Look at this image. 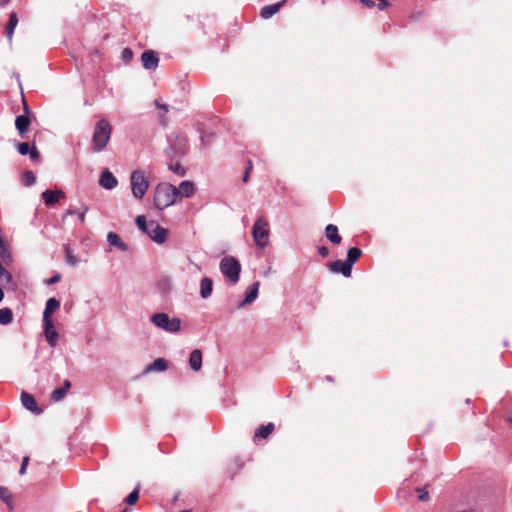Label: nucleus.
<instances>
[{
    "label": "nucleus",
    "mask_w": 512,
    "mask_h": 512,
    "mask_svg": "<svg viewBox=\"0 0 512 512\" xmlns=\"http://www.w3.org/2000/svg\"><path fill=\"white\" fill-rule=\"evenodd\" d=\"M122 57L125 61H130L133 57V53H132L131 49L125 48L122 52Z\"/></svg>",
    "instance_id": "obj_42"
},
{
    "label": "nucleus",
    "mask_w": 512,
    "mask_h": 512,
    "mask_svg": "<svg viewBox=\"0 0 512 512\" xmlns=\"http://www.w3.org/2000/svg\"><path fill=\"white\" fill-rule=\"evenodd\" d=\"M60 307V302L56 298H49L46 301L45 309L43 312V322L53 320L52 314Z\"/></svg>",
    "instance_id": "obj_16"
},
{
    "label": "nucleus",
    "mask_w": 512,
    "mask_h": 512,
    "mask_svg": "<svg viewBox=\"0 0 512 512\" xmlns=\"http://www.w3.org/2000/svg\"><path fill=\"white\" fill-rule=\"evenodd\" d=\"M64 252L66 256V262L70 266H76L78 264V259L76 256H74L73 252L68 246H64Z\"/></svg>",
    "instance_id": "obj_31"
},
{
    "label": "nucleus",
    "mask_w": 512,
    "mask_h": 512,
    "mask_svg": "<svg viewBox=\"0 0 512 512\" xmlns=\"http://www.w3.org/2000/svg\"><path fill=\"white\" fill-rule=\"evenodd\" d=\"M168 368V362L164 358H158L145 368V372H163Z\"/></svg>",
    "instance_id": "obj_24"
},
{
    "label": "nucleus",
    "mask_w": 512,
    "mask_h": 512,
    "mask_svg": "<svg viewBox=\"0 0 512 512\" xmlns=\"http://www.w3.org/2000/svg\"><path fill=\"white\" fill-rule=\"evenodd\" d=\"M195 187L191 181H182L177 188V198L185 197L189 198L194 194Z\"/></svg>",
    "instance_id": "obj_20"
},
{
    "label": "nucleus",
    "mask_w": 512,
    "mask_h": 512,
    "mask_svg": "<svg viewBox=\"0 0 512 512\" xmlns=\"http://www.w3.org/2000/svg\"><path fill=\"white\" fill-rule=\"evenodd\" d=\"M259 285V282H255L246 290L244 300L238 305L239 308H242L245 305L251 304L255 301L258 296Z\"/></svg>",
    "instance_id": "obj_14"
},
{
    "label": "nucleus",
    "mask_w": 512,
    "mask_h": 512,
    "mask_svg": "<svg viewBox=\"0 0 512 512\" xmlns=\"http://www.w3.org/2000/svg\"><path fill=\"white\" fill-rule=\"evenodd\" d=\"M21 402L27 410L34 414L38 415L42 412L41 408L38 407L35 398L29 393L23 392L21 394Z\"/></svg>",
    "instance_id": "obj_13"
},
{
    "label": "nucleus",
    "mask_w": 512,
    "mask_h": 512,
    "mask_svg": "<svg viewBox=\"0 0 512 512\" xmlns=\"http://www.w3.org/2000/svg\"><path fill=\"white\" fill-rule=\"evenodd\" d=\"M136 224H137L139 230H141L145 234L147 233V231L150 227V222H147L145 216H143V215L137 216Z\"/></svg>",
    "instance_id": "obj_32"
},
{
    "label": "nucleus",
    "mask_w": 512,
    "mask_h": 512,
    "mask_svg": "<svg viewBox=\"0 0 512 512\" xmlns=\"http://www.w3.org/2000/svg\"><path fill=\"white\" fill-rule=\"evenodd\" d=\"M168 141L169 147L166 148L165 153L170 159L169 169L178 176H184L186 173L185 168L178 161L174 162V160L184 155L187 143L186 138L178 134H171Z\"/></svg>",
    "instance_id": "obj_1"
},
{
    "label": "nucleus",
    "mask_w": 512,
    "mask_h": 512,
    "mask_svg": "<svg viewBox=\"0 0 512 512\" xmlns=\"http://www.w3.org/2000/svg\"><path fill=\"white\" fill-rule=\"evenodd\" d=\"M364 5H366L367 7H373L374 6V2L371 1V0H360Z\"/></svg>",
    "instance_id": "obj_48"
},
{
    "label": "nucleus",
    "mask_w": 512,
    "mask_h": 512,
    "mask_svg": "<svg viewBox=\"0 0 512 512\" xmlns=\"http://www.w3.org/2000/svg\"><path fill=\"white\" fill-rule=\"evenodd\" d=\"M13 283L12 275L5 269L0 268V285L6 286L11 285Z\"/></svg>",
    "instance_id": "obj_30"
},
{
    "label": "nucleus",
    "mask_w": 512,
    "mask_h": 512,
    "mask_svg": "<svg viewBox=\"0 0 512 512\" xmlns=\"http://www.w3.org/2000/svg\"><path fill=\"white\" fill-rule=\"evenodd\" d=\"M29 457L28 456H25L23 459H22V464H21V467L19 469V474L20 475H24L26 473V469H27V466L29 464Z\"/></svg>",
    "instance_id": "obj_40"
},
{
    "label": "nucleus",
    "mask_w": 512,
    "mask_h": 512,
    "mask_svg": "<svg viewBox=\"0 0 512 512\" xmlns=\"http://www.w3.org/2000/svg\"><path fill=\"white\" fill-rule=\"evenodd\" d=\"M346 265V260H336L329 264V269L334 273H341L345 277H350L352 273V268H348Z\"/></svg>",
    "instance_id": "obj_15"
},
{
    "label": "nucleus",
    "mask_w": 512,
    "mask_h": 512,
    "mask_svg": "<svg viewBox=\"0 0 512 512\" xmlns=\"http://www.w3.org/2000/svg\"><path fill=\"white\" fill-rule=\"evenodd\" d=\"M177 200V188L170 183H159L154 192V205L162 210L173 205Z\"/></svg>",
    "instance_id": "obj_2"
},
{
    "label": "nucleus",
    "mask_w": 512,
    "mask_h": 512,
    "mask_svg": "<svg viewBox=\"0 0 512 512\" xmlns=\"http://www.w3.org/2000/svg\"><path fill=\"white\" fill-rule=\"evenodd\" d=\"M112 133V127L110 123L105 120H99L94 128V133L92 137V148L95 152H101L105 149L108 142L110 141Z\"/></svg>",
    "instance_id": "obj_3"
},
{
    "label": "nucleus",
    "mask_w": 512,
    "mask_h": 512,
    "mask_svg": "<svg viewBox=\"0 0 512 512\" xmlns=\"http://www.w3.org/2000/svg\"><path fill=\"white\" fill-rule=\"evenodd\" d=\"M24 182L27 186H31L36 182V176L32 171L25 172Z\"/></svg>",
    "instance_id": "obj_37"
},
{
    "label": "nucleus",
    "mask_w": 512,
    "mask_h": 512,
    "mask_svg": "<svg viewBox=\"0 0 512 512\" xmlns=\"http://www.w3.org/2000/svg\"><path fill=\"white\" fill-rule=\"evenodd\" d=\"M139 498V487L135 488L125 499L128 505H134Z\"/></svg>",
    "instance_id": "obj_35"
},
{
    "label": "nucleus",
    "mask_w": 512,
    "mask_h": 512,
    "mask_svg": "<svg viewBox=\"0 0 512 512\" xmlns=\"http://www.w3.org/2000/svg\"><path fill=\"white\" fill-rule=\"evenodd\" d=\"M161 122L165 124L164 117L162 116Z\"/></svg>",
    "instance_id": "obj_53"
},
{
    "label": "nucleus",
    "mask_w": 512,
    "mask_h": 512,
    "mask_svg": "<svg viewBox=\"0 0 512 512\" xmlns=\"http://www.w3.org/2000/svg\"><path fill=\"white\" fill-rule=\"evenodd\" d=\"M17 150L21 155H27L30 152V146L28 143L22 142L17 145Z\"/></svg>",
    "instance_id": "obj_38"
},
{
    "label": "nucleus",
    "mask_w": 512,
    "mask_h": 512,
    "mask_svg": "<svg viewBox=\"0 0 512 512\" xmlns=\"http://www.w3.org/2000/svg\"><path fill=\"white\" fill-rule=\"evenodd\" d=\"M28 154L30 155V158H31L32 160H36V159H38V157H39V153H38V151H37L35 148H33L32 150H30V152H29Z\"/></svg>",
    "instance_id": "obj_47"
},
{
    "label": "nucleus",
    "mask_w": 512,
    "mask_h": 512,
    "mask_svg": "<svg viewBox=\"0 0 512 512\" xmlns=\"http://www.w3.org/2000/svg\"><path fill=\"white\" fill-rule=\"evenodd\" d=\"M30 125V119L26 115H19L16 117L15 126L19 132V135L23 138Z\"/></svg>",
    "instance_id": "obj_23"
},
{
    "label": "nucleus",
    "mask_w": 512,
    "mask_h": 512,
    "mask_svg": "<svg viewBox=\"0 0 512 512\" xmlns=\"http://www.w3.org/2000/svg\"><path fill=\"white\" fill-rule=\"evenodd\" d=\"M4 293L3 290L0 288V302L3 300Z\"/></svg>",
    "instance_id": "obj_51"
},
{
    "label": "nucleus",
    "mask_w": 512,
    "mask_h": 512,
    "mask_svg": "<svg viewBox=\"0 0 512 512\" xmlns=\"http://www.w3.org/2000/svg\"><path fill=\"white\" fill-rule=\"evenodd\" d=\"M107 242L110 246H114L120 251L128 252L129 246L121 240V238L118 236V234L114 232H109L107 234Z\"/></svg>",
    "instance_id": "obj_19"
},
{
    "label": "nucleus",
    "mask_w": 512,
    "mask_h": 512,
    "mask_svg": "<svg viewBox=\"0 0 512 512\" xmlns=\"http://www.w3.org/2000/svg\"><path fill=\"white\" fill-rule=\"evenodd\" d=\"M189 366L193 371H199L202 367V352L199 349H194L190 353Z\"/></svg>",
    "instance_id": "obj_22"
},
{
    "label": "nucleus",
    "mask_w": 512,
    "mask_h": 512,
    "mask_svg": "<svg viewBox=\"0 0 512 512\" xmlns=\"http://www.w3.org/2000/svg\"><path fill=\"white\" fill-rule=\"evenodd\" d=\"M18 24V17L15 12H11L9 15V20L6 26V35L9 41L12 40L14 30Z\"/></svg>",
    "instance_id": "obj_26"
},
{
    "label": "nucleus",
    "mask_w": 512,
    "mask_h": 512,
    "mask_svg": "<svg viewBox=\"0 0 512 512\" xmlns=\"http://www.w3.org/2000/svg\"><path fill=\"white\" fill-rule=\"evenodd\" d=\"M275 426L273 423L259 426L255 431V437L266 439L274 430Z\"/></svg>",
    "instance_id": "obj_27"
},
{
    "label": "nucleus",
    "mask_w": 512,
    "mask_h": 512,
    "mask_svg": "<svg viewBox=\"0 0 512 512\" xmlns=\"http://www.w3.org/2000/svg\"><path fill=\"white\" fill-rule=\"evenodd\" d=\"M0 258L8 263L11 261V253L5 244L4 238H0Z\"/></svg>",
    "instance_id": "obj_29"
},
{
    "label": "nucleus",
    "mask_w": 512,
    "mask_h": 512,
    "mask_svg": "<svg viewBox=\"0 0 512 512\" xmlns=\"http://www.w3.org/2000/svg\"><path fill=\"white\" fill-rule=\"evenodd\" d=\"M219 269L222 275L227 278L231 284H236L240 278L241 265L233 256H225L221 259Z\"/></svg>",
    "instance_id": "obj_5"
},
{
    "label": "nucleus",
    "mask_w": 512,
    "mask_h": 512,
    "mask_svg": "<svg viewBox=\"0 0 512 512\" xmlns=\"http://www.w3.org/2000/svg\"><path fill=\"white\" fill-rule=\"evenodd\" d=\"M318 253L322 257H327L329 255V249L326 246H321L318 248Z\"/></svg>",
    "instance_id": "obj_44"
},
{
    "label": "nucleus",
    "mask_w": 512,
    "mask_h": 512,
    "mask_svg": "<svg viewBox=\"0 0 512 512\" xmlns=\"http://www.w3.org/2000/svg\"><path fill=\"white\" fill-rule=\"evenodd\" d=\"M416 492L418 493V499L420 501H428L429 500V493L427 490L425 489H421V488H416Z\"/></svg>",
    "instance_id": "obj_39"
},
{
    "label": "nucleus",
    "mask_w": 512,
    "mask_h": 512,
    "mask_svg": "<svg viewBox=\"0 0 512 512\" xmlns=\"http://www.w3.org/2000/svg\"><path fill=\"white\" fill-rule=\"evenodd\" d=\"M0 499L5 502L7 505L11 506L12 503V495L10 491L6 487L0 486Z\"/></svg>",
    "instance_id": "obj_33"
},
{
    "label": "nucleus",
    "mask_w": 512,
    "mask_h": 512,
    "mask_svg": "<svg viewBox=\"0 0 512 512\" xmlns=\"http://www.w3.org/2000/svg\"><path fill=\"white\" fill-rule=\"evenodd\" d=\"M43 330L46 341L49 344V346L55 347L57 345L59 334L54 327L53 320H47L43 322Z\"/></svg>",
    "instance_id": "obj_9"
},
{
    "label": "nucleus",
    "mask_w": 512,
    "mask_h": 512,
    "mask_svg": "<svg viewBox=\"0 0 512 512\" xmlns=\"http://www.w3.org/2000/svg\"><path fill=\"white\" fill-rule=\"evenodd\" d=\"M151 322L156 327L169 333H177L181 330V320L178 317L170 318L164 312L154 314L151 317Z\"/></svg>",
    "instance_id": "obj_7"
},
{
    "label": "nucleus",
    "mask_w": 512,
    "mask_h": 512,
    "mask_svg": "<svg viewBox=\"0 0 512 512\" xmlns=\"http://www.w3.org/2000/svg\"><path fill=\"white\" fill-rule=\"evenodd\" d=\"M62 387L68 392V390L71 387L70 381L69 380H65Z\"/></svg>",
    "instance_id": "obj_49"
},
{
    "label": "nucleus",
    "mask_w": 512,
    "mask_h": 512,
    "mask_svg": "<svg viewBox=\"0 0 512 512\" xmlns=\"http://www.w3.org/2000/svg\"><path fill=\"white\" fill-rule=\"evenodd\" d=\"M287 0H281L275 4L267 5L261 8L260 16L263 19H269L274 16L276 13L280 11V9L285 5Z\"/></svg>",
    "instance_id": "obj_12"
},
{
    "label": "nucleus",
    "mask_w": 512,
    "mask_h": 512,
    "mask_svg": "<svg viewBox=\"0 0 512 512\" xmlns=\"http://www.w3.org/2000/svg\"><path fill=\"white\" fill-rule=\"evenodd\" d=\"M13 320V312L10 308L0 309V325H8Z\"/></svg>",
    "instance_id": "obj_28"
},
{
    "label": "nucleus",
    "mask_w": 512,
    "mask_h": 512,
    "mask_svg": "<svg viewBox=\"0 0 512 512\" xmlns=\"http://www.w3.org/2000/svg\"><path fill=\"white\" fill-rule=\"evenodd\" d=\"M10 2V0H0V6L3 7L7 5Z\"/></svg>",
    "instance_id": "obj_50"
},
{
    "label": "nucleus",
    "mask_w": 512,
    "mask_h": 512,
    "mask_svg": "<svg viewBox=\"0 0 512 512\" xmlns=\"http://www.w3.org/2000/svg\"><path fill=\"white\" fill-rule=\"evenodd\" d=\"M379 3H378V9L379 10H384L385 8H387L390 3L387 1V0H378Z\"/></svg>",
    "instance_id": "obj_46"
},
{
    "label": "nucleus",
    "mask_w": 512,
    "mask_h": 512,
    "mask_svg": "<svg viewBox=\"0 0 512 512\" xmlns=\"http://www.w3.org/2000/svg\"><path fill=\"white\" fill-rule=\"evenodd\" d=\"M130 186L132 195L141 200L149 188L148 175L141 169L134 170L130 176Z\"/></svg>",
    "instance_id": "obj_4"
},
{
    "label": "nucleus",
    "mask_w": 512,
    "mask_h": 512,
    "mask_svg": "<svg viewBox=\"0 0 512 512\" xmlns=\"http://www.w3.org/2000/svg\"><path fill=\"white\" fill-rule=\"evenodd\" d=\"M251 169H252V163L250 161H248L246 171H245V173L243 175V179H242L244 183H247L249 181Z\"/></svg>",
    "instance_id": "obj_41"
},
{
    "label": "nucleus",
    "mask_w": 512,
    "mask_h": 512,
    "mask_svg": "<svg viewBox=\"0 0 512 512\" xmlns=\"http://www.w3.org/2000/svg\"><path fill=\"white\" fill-rule=\"evenodd\" d=\"M24 109H25L26 112H28V106H27V104L25 102H24Z\"/></svg>",
    "instance_id": "obj_52"
},
{
    "label": "nucleus",
    "mask_w": 512,
    "mask_h": 512,
    "mask_svg": "<svg viewBox=\"0 0 512 512\" xmlns=\"http://www.w3.org/2000/svg\"><path fill=\"white\" fill-rule=\"evenodd\" d=\"M42 197L45 204L51 206L57 203L60 198L64 197V193L61 190L52 191L47 189L42 193Z\"/></svg>",
    "instance_id": "obj_17"
},
{
    "label": "nucleus",
    "mask_w": 512,
    "mask_h": 512,
    "mask_svg": "<svg viewBox=\"0 0 512 512\" xmlns=\"http://www.w3.org/2000/svg\"><path fill=\"white\" fill-rule=\"evenodd\" d=\"M180 512H189V511H188V510H182V511H180Z\"/></svg>",
    "instance_id": "obj_54"
},
{
    "label": "nucleus",
    "mask_w": 512,
    "mask_h": 512,
    "mask_svg": "<svg viewBox=\"0 0 512 512\" xmlns=\"http://www.w3.org/2000/svg\"><path fill=\"white\" fill-rule=\"evenodd\" d=\"M87 211H88V207L87 206L83 207V209L81 211H78V210H75V209H68L67 212H66V215L78 214V218H79L80 222L84 223L85 215H86Z\"/></svg>",
    "instance_id": "obj_34"
},
{
    "label": "nucleus",
    "mask_w": 512,
    "mask_h": 512,
    "mask_svg": "<svg viewBox=\"0 0 512 512\" xmlns=\"http://www.w3.org/2000/svg\"><path fill=\"white\" fill-rule=\"evenodd\" d=\"M325 236L332 244L338 245L342 241V237L338 232V227L334 224H328L325 227Z\"/></svg>",
    "instance_id": "obj_18"
},
{
    "label": "nucleus",
    "mask_w": 512,
    "mask_h": 512,
    "mask_svg": "<svg viewBox=\"0 0 512 512\" xmlns=\"http://www.w3.org/2000/svg\"><path fill=\"white\" fill-rule=\"evenodd\" d=\"M146 234L158 244L164 243L167 238V230L154 221H150V227Z\"/></svg>",
    "instance_id": "obj_8"
},
{
    "label": "nucleus",
    "mask_w": 512,
    "mask_h": 512,
    "mask_svg": "<svg viewBox=\"0 0 512 512\" xmlns=\"http://www.w3.org/2000/svg\"><path fill=\"white\" fill-rule=\"evenodd\" d=\"M155 105L157 108L161 109L164 113L169 111V106L167 104H161L158 100L155 101Z\"/></svg>",
    "instance_id": "obj_45"
},
{
    "label": "nucleus",
    "mask_w": 512,
    "mask_h": 512,
    "mask_svg": "<svg viewBox=\"0 0 512 512\" xmlns=\"http://www.w3.org/2000/svg\"><path fill=\"white\" fill-rule=\"evenodd\" d=\"M121 512H127V510H126V509H124V510H123V511H121Z\"/></svg>",
    "instance_id": "obj_55"
},
{
    "label": "nucleus",
    "mask_w": 512,
    "mask_h": 512,
    "mask_svg": "<svg viewBox=\"0 0 512 512\" xmlns=\"http://www.w3.org/2000/svg\"><path fill=\"white\" fill-rule=\"evenodd\" d=\"M269 223L264 217H259L252 227V236L258 248H265L269 243Z\"/></svg>",
    "instance_id": "obj_6"
},
{
    "label": "nucleus",
    "mask_w": 512,
    "mask_h": 512,
    "mask_svg": "<svg viewBox=\"0 0 512 512\" xmlns=\"http://www.w3.org/2000/svg\"><path fill=\"white\" fill-rule=\"evenodd\" d=\"M362 255V251L357 248V247H352L350 248L348 251H347V257H346V262H347V267L348 268H352L354 263L360 258V256Z\"/></svg>",
    "instance_id": "obj_25"
},
{
    "label": "nucleus",
    "mask_w": 512,
    "mask_h": 512,
    "mask_svg": "<svg viewBox=\"0 0 512 512\" xmlns=\"http://www.w3.org/2000/svg\"><path fill=\"white\" fill-rule=\"evenodd\" d=\"M99 184L104 189L112 190L117 186L118 180L108 169H105L101 173Z\"/></svg>",
    "instance_id": "obj_11"
},
{
    "label": "nucleus",
    "mask_w": 512,
    "mask_h": 512,
    "mask_svg": "<svg viewBox=\"0 0 512 512\" xmlns=\"http://www.w3.org/2000/svg\"><path fill=\"white\" fill-rule=\"evenodd\" d=\"M213 292V281L209 277H203L200 281V296L203 299H207L212 295Z\"/></svg>",
    "instance_id": "obj_21"
},
{
    "label": "nucleus",
    "mask_w": 512,
    "mask_h": 512,
    "mask_svg": "<svg viewBox=\"0 0 512 512\" xmlns=\"http://www.w3.org/2000/svg\"><path fill=\"white\" fill-rule=\"evenodd\" d=\"M60 279H61V275L57 273V274H55L54 276H52L50 279H48V280L46 281V284H47V285L55 284V283L59 282V281H60Z\"/></svg>",
    "instance_id": "obj_43"
},
{
    "label": "nucleus",
    "mask_w": 512,
    "mask_h": 512,
    "mask_svg": "<svg viewBox=\"0 0 512 512\" xmlns=\"http://www.w3.org/2000/svg\"><path fill=\"white\" fill-rule=\"evenodd\" d=\"M66 394H67V391L63 387H60V388L55 389L52 392L51 398H52V400L57 402V401L62 400Z\"/></svg>",
    "instance_id": "obj_36"
},
{
    "label": "nucleus",
    "mask_w": 512,
    "mask_h": 512,
    "mask_svg": "<svg viewBox=\"0 0 512 512\" xmlns=\"http://www.w3.org/2000/svg\"><path fill=\"white\" fill-rule=\"evenodd\" d=\"M142 65L147 70H155L159 64L157 53L153 50H146L141 55Z\"/></svg>",
    "instance_id": "obj_10"
}]
</instances>
